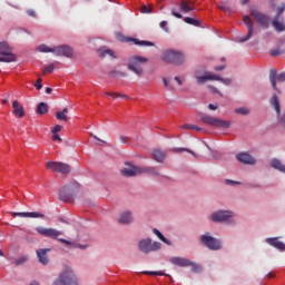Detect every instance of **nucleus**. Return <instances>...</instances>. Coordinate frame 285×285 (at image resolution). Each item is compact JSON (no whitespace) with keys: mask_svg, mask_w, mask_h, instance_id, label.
<instances>
[{"mask_svg":"<svg viewBox=\"0 0 285 285\" xmlns=\"http://www.w3.org/2000/svg\"><path fill=\"white\" fill-rule=\"evenodd\" d=\"M52 139H53V141H62V139L60 138V136L58 134H55Z\"/></svg>","mask_w":285,"mask_h":285,"instance_id":"obj_59","label":"nucleus"},{"mask_svg":"<svg viewBox=\"0 0 285 285\" xmlns=\"http://www.w3.org/2000/svg\"><path fill=\"white\" fill-rule=\"evenodd\" d=\"M179 9L183 13H189L195 10V2L193 0H180Z\"/></svg>","mask_w":285,"mask_h":285,"instance_id":"obj_21","label":"nucleus"},{"mask_svg":"<svg viewBox=\"0 0 285 285\" xmlns=\"http://www.w3.org/2000/svg\"><path fill=\"white\" fill-rule=\"evenodd\" d=\"M106 96L112 97V98H124V99H129V96L122 95L119 92H106Z\"/></svg>","mask_w":285,"mask_h":285,"instance_id":"obj_38","label":"nucleus"},{"mask_svg":"<svg viewBox=\"0 0 285 285\" xmlns=\"http://www.w3.org/2000/svg\"><path fill=\"white\" fill-rule=\"evenodd\" d=\"M200 243L205 245L209 250H220L222 249V244L219 239H216L209 234H205L200 237Z\"/></svg>","mask_w":285,"mask_h":285,"instance_id":"obj_10","label":"nucleus"},{"mask_svg":"<svg viewBox=\"0 0 285 285\" xmlns=\"http://www.w3.org/2000/svg\"><path fill=\"white\" fill-rule=\"evenodd\" d=\"M272 168H275L281 173H285V165H283L278 159H272Z\"/></svg>","mask_w":285,"mask_h":285,"instance_id":"obj_31","label":"nucleus"},{"mask_svg":"<svg viewBox=\"0 0 285 285\" xmlns=\"http://www.w3.org/2000/svg\"><path fill=\"white\" fill-rule=\"evenodd\" d=\"M164 61L168 63H174L176 66H180L185 62V56L180 51L176 50H167L163 55Z\"/></svg>","mask_w":285,"mask_h":285,"instance_id":"obj_5","label":"nucleus"},{"mask_svg":"<svg viewBox=\"0 0 285 285\" xmlns=\"http://www.w3.org/2000/svg\"><path fill=\"white\" fill-rule=\"evenodd\" d=\"M41 82H42V79L39 78L38 81L35 83V87H36L38 90H40V89L42 88Z\"/></svg>","mask_w":285,"mask_h":285,"instance_id":"obj_54","label":"nucleus"},{"mask_svg":"<svg viewBox=\"0 0 285 285\" xmlns=\"http://www.w3.org/2000/svg\"><path fill=\"white\" fill-rule=\"evenodd\" d=\"M161 248V244L159 242H154L150 238L141 239L139 242V249L141 253L148 255L153 252H158Z\"/></svg>","mask_w":285,"mask_h":285,"instance_id":"obj_8","label":"nucleus"},{"mask_svg":"<svg viewBox=\"0 0 285 285\" xmlns=\"http://www.w3.org/2000/svg\"><path fill=\"white\" fill-rule=\"evenodd\" d=\"M26 262H27V257H21L18 261H16V265L19 266V265H21V264H23Z\"/></svg>","mask_w":285,"mask_h":285,"instance_id":"obj_52","label":"nucleus"},{"mask_svg":"<svg viewBox=\"0 0 285 285\" xmlns=\"http://www.w3.org/2000/svg\"><path fill=\"white\" fill-rule=\"evenodd\" d=\"M269 55L276 57V56L281 55V51L278 49H274V50L269 51Z\"/></svg>","mask_w":285,"mask_h":285,"instance_id":"obj_55","label":"nucleus"},{"mask_svg":"<svg viewBox=\"0 0 285 285\" xmlns=\"http://www.w3.org/2000/svg\"><path fill=\"white\" fill-rule=\"evenodd\" d=\"M142 274H145L147 276H166V273H164L161 271H157V272L145 271V272H142Z\"/></svg>","mask_w":285,"mask_h":285,"instance_id":"obj_36","label":"nucleus"},{"mask_svg":"<svg viewBox=\"0 0 285 285\" xmlns=\"http://www.w3.org/2000/svg\"><path fill=\"white\" fill-rule=\"evenodd\" d=\"M126 166L128 167L121 170V175H124V177H136V175H141V167L132 166L129 163H126Z\"/></svg>","mask_w":285,"mask_h":285,"instance_id":"obj_16","label":"nucleus"},{"mask_svg":"<svg viewBox=\"0 0 285 285\" xmlns=\"http://www.w3.org/2000/svg\"><path fill=\"white\" fill-rule=\"evenodd\" d=\"M48 253H50V248H41L37 250L39 263L43 266H47L49 263Z\"/></svg>","mask_w":285,"mask_h":285,"instance_id":"obj_23","label":"nucleus"},{"mask_svg":"<svg viewBox=\"0 0 285 285\" xmlns=\"http://www.w3.org/2000/svg\"><path fill=\"white\" fill-rule=\"evenodd\" d=\"M48 112V105L46 102H40L37 107L38 115H45Z\"/></svg>","mask_w":285,"mask_h":285,"instance_id":"obj_34","label":"nucleus"},{"mask_svg":"<svg viewBox=\"0 0 285 285\" xmlns=\"http://www.w3.org/2000/svg\"><path fill=\"white\" fill-rule=\"evenodd\" d=\"M174 153H189V155H191L196 158L198 157L197 154H195L194 151H191L190 149H187V148L174 149Z\"/></svg>","mask_w":285,"mask_h":285,"instance_id":"obj_42","label":"nucleus"},{"mask_svg":"<svg viewBox=\"0 0 285 285\" xmlns=\"http://www.w3.org/2000/svg\"><path fill=\"white\" fill-rule=\"evenodd\" d=\"M209 88H212V91H214L215 94L223 96L222 92L216 87L209 86Z\"/></svg>","mask_w":285,"mask_h":285,"instance_id":"obj_60","label":"nucleus"},{"mask_svg":"<svg viewBox=\"0 0 285 285\" xmlns=\"http://www.w3.org/2000/svg\"><path fill=\"white\" fill-rule=\"evenodd\" d=\"M284 11H285V4L277 7L276 14L274 18H281V16L284 13Z\"/></svg>","mask_w":285,"mask_h":285,"instance_id":"obj_43","label":"nucleus"},{"mask_svg":"<svg viewBox=\"0 0 285 285\" xmlns=\"http://www.w3.org/2000/svg\"><path fill=\"white\" fill-rule=\"evenodd\" d=\"M236 159L240 161V164H247L249 166H254V164H256V159L248 153H240L236 155Z\"/></svg>","mask_w":285,"mask_h":285,"instance_id":"obj_20","label":"nucleus"},{"mask_svg":"<svg viewBox=\"0 0 285 285\" xmlns=\"http://www.w3.org/2000/svg\"><path fill=\"white\" fill-rule=\"evenodd\" d=\"M163 81H164L165 87L168 90H174L175 89V87L171 85L170 80H168L167 78H164Z\"/></svg>","mask_w":285,"mask_h":285,"instance_id":"obj_45","label":"nucleus"},{"mask_svg":"<svg viewBox=\"0 0 285 285\" xmlns=\"http://www.w3.org/2000/svg\"><path fill=\"white\" fill-rule=\"evenodd\" d=\"M98 55L102 58L110 56L111 58H116L115 57V52L106 47H102L98 50Z\"/></svg>","mask_w":285,"mask_h":285,"instance_id":"obj_30","label":"nucleus"},{"mask_svg":"<svg viewBox=\"0 0 285 285\" xmlns=\"http://www.w3.org/2000/svg\"><path fill=\"white\" fill-rule=\"evenodd\" d=\"M148 61L147 58L140 56H134L129 59L128 69L135 72L137 76L141 77L145 72L142 63Z\"/></svg>","mask_w":285,"mask_h":285,"instance_id":"obj_4","label":"nucleus"},{"mask_svg":"<svg viewBox=\"0 0 285 285\" xmlns=\"http://www.w3.org/2000/svg\"><path fill=\"white\" fill-rule=\"evenodd\" d=\"M243 22H245V26H247V35L245 37L240 38L239 41L246 42L252 38V36L254 33V24H253L250 17H248V16L243 17Z\"/></svg>","mask_w":285,"mask_h":285,"instance_id":"obj_18","label":"nucleus"},{"mask_svg":"<svg viewBox=\"0 0 285 285\" xmlns=\"http://www.w3.org/2000/svg\"><path fill=\"white\" fill-rule=\"evenodd\" d=\"M52 285H79L78 279L70 268H66L60 273L59 277L53 282Z\"/></svg>","mask_w":285,"mask_h":285,"instance_id":"obj_3","label":"nucleus"},{"mask_svg":"<svg viewBox=\"0 0 285 285\" xmlns=\"http://www.w3.org/2000/svg\"><path fill=\"white\" fill-rule=\"evenodd\" d=\"M60 130H61V126L60 125H56V127L52 129V132L57 134Z\"/></svg>","mask_w":285,"mask_h":285,"instance_id":"obj_58","label":"nucleus"},{"mask_svg":"<svg viewBox=\"0 0 285 285\" xmlns=\"http://www.w3.org/2000/svg\"><path fill=\"white\" fill-rule=\"evenodd\" d=\"M135 45L141 46V47H154L155 43L151 41H140L139 39H132Z\"/></svg>","mask_w":285,"mask_h":285,"instance_id":"obj_35","label":"nucleus"},{"mask_svg":"<svg viewBox=\"0 0 285 285\" xmlns=\"http://www.w3.org/2000/svg\"><path fill=\"white\" fill-rule=\"evenodd\" d=\"M36 232L45 238H49L51 240H58L59 243H61L66 246H73V248H78L81 250H85L87 248V245L72 244V242H70V240L60 238L61 236H63V232L58 230L56 228L38 226V227H36Z\"/></svg>","mask_w":285,"mask_h":285,"instance_id":"obj_1","label":"nucleus"},{"mask_svg":"<svg viewBox=\"0 0 285 285\" xmlns=\"http://www.w3.org/2000/svg\"><path fill=\"white\" fill-rule=\"evenodd\" d=\"M169 262L178 267H191V272L194 273H200L202 272V266L193 263L188 258L185 257H171Z\"/></svg>","mask_w":285,"mask_h":285,"instance_id":"obj_6","label":"nucleus"},{"mask_svg":"<svg viewBox=\"0 0 285 285\" xmlns=\"http://www.w3.org/2000/svg\"><path fill=\"white\" fill-rule=\"evenodd\" d=\"M53 53L61 57L71 58L73 55V50L69 46H59L53 48Z\"/></svg>","mask_w":285,"mask_h":285,"instance_id":"obj_19","label":"nucleus"},{"mask_svg":"<svg viewBox=\"0 0 285 285\" xmlns=\"http://www.w3.org/2000/svg\"><path fill=\"white\" fill-rule=\"evenodd\" d=\"M38 51L40 52H55V48H50L46 45H40L38 48H37Z\"/></svg>","mask_w":285,"mask_h":285,"instance_id":"obj_39","label":"nucleus"},{"mask_svg":"<svg viewBox=\"0 0 285 285\" xmlns=\"http://www.w3.org/2000/svg\"><path fill=\"white\" fill-rule=\"evenodd\" d=\"M151 175V177H159L160 171L157 167H141V175Z\"/></svg>","mask_w":285,"mask_h":285,"instance_id":"obj_26","label":"nucleus"},{"mask_svg":"<svg viewBox=\"0 0 285 285\" xmlns=\"http://www.w3.org/2000/svg\"><path fill=\"white\" fill-rule=\"evenodd\" d=\"M184 21H185L187 24H191V26H196V27H199V26H200V22H199L197 19H194V18L186 17V18L184 19Z\"/></svg>","mask_w":285,"mask_h":285,"instance_id":"obj_37","label":"nucleus"},{"mask_svg":"<svg viewBox=\"0 0 285 285\" xmlns=\"http://www.w3.org/2000/svg\"><path fill=\"white\" fill-rule=\"evenodd\" d=\"M272 27H274V30H276L277 32L285 31L284 19L274 17V21H272Z\"/></svg>","mask_w":285,"mask_h":285,"instance_id":"obj_24","label":"nucleus"},{"mask_svg":"<svg viewBox=\"0 0 285 285\" xmlns=\"http://www.w3.org/2000/svg\"><path fill=\"white\" fill-rule=\"evenodd\" d=\"M200 121L214 127L229 128L232 122L229 120L219 119L209 115L200 116Z\"/></svg>","mask_w":285,"mask_h":285,"instance_id":"obj_7","label":"nucleus"},{"mask_svg":"<svg viewBox=\"0 0 285 285\" xmlns=\"http://www.w3.org/2000/svg\"><path fill=\"white\" fill-rule=\"evenodd\" d=\"M234 112L240 114V115H243V116H246V115H248L250 111H249V109H247V108H245V107H240V108L234 109Z\"/></svg>","mask_w":285,"mask_h":285,"instance_id":"obj_41","label":"nucleus"},{"mask_svg":"<svg viewBox=\"0 0 285 285\" xmlns=\"http://www.w3.org/2000/svg\"><path fill=\"white\" fill-rule=\"evenodd\" d=\"M12 107H13V115L18 118H22L24 117V109L23 107L19 104L18 100H14L12 102Z\"/></svg>","mask_w":285,"mask_h":285,"instance_id":"obj_25","label":"nucleus"},{"mask_svg":"<svg viewBox=\"0 0 285 285\" xmlns=\"http://www.w3.org/2000/svg\"><path fill=\"white\" fill-rule=\"evenodd\" d=\"M32 236H33V233L32 232H28L24 238H26V240L28 243H33L35 239L32 238Z\"/></svg>","mask_w":285,"mask_h":285,"instance_id":"obj_48","label":"nucleus"},{"mask_svg":"<svg viewBox=\"0 0 285 285\" xmlns=\"http://www.w3.org/2000/svg\"><path fill=\"white\" fill-rule=\"evenodd\" d=\"M234 213L228 210H218L212 214V222H227L230 217H233Z\"/></svg>","mask_w":285,"mask_h":285,"instance_id":"obj_17","label":"nucleus"},{"mask_svg":"<svg viewBox=\"0 0 285 285\" xmlns=\"http://www.w3.org/2000/svg\"><path fill=\"white\" fill-rule=\"evenodd\" d=\"M55 70V66L52 63L48 65L43 69V73H52Z\"/></svg>","mask_w":285,"mask_h":285,"instance_id":"obj_47","label":"nucleus"},{"mask_svg":"<svg viewBox=\"0 0 285 285\" xmlns=\"http://www.w3.org/2000/svg\"><path fill=\"white\" fill-rule=\"evenodd\" d=\"M79 189L80 184L76 180H72L60 188L59 199H61V202H66L67 204H69L70 202H72L73 197L77 195Z\"/></svg>","mask_w":285,"mask_h":285,"instance_id":"obj_2","label":"nucleus"},{"mask_svg":"<svg viewBox=\"0 0 285 285\" xmlns=\"http://www.w3.org/2000/svg\"><path fill=\"white\" fill-rule=\"evenodd\" d=\"M134 218L130 212H124L119 218V224H131Z\"/></svg>","mask_w":285,"mask_h":285,"instance_id":"obj_28","label":"nucleus"},{"mask_svg":"<svg viewBox=\"0 0 285 285\" xmlns=\"http://www.w3.org/2000/svg\"><path fill=\"white\" fill-rule=\"evenodd\" d=\"M111 75L114 77H126L127 76V73L122 72V71H112Z\"/></svg>","mask_w":285,"mask_h":285,"instance_id":"obj_49","label":"nucleus"},{"mask_svg":"<svg viewBox=\"0 0 285 285\" xmlns=\"http://www.w3.org/2000/svg\"><path fill=\"white\" fill-rule=\"evenodd\" d=\"M27 13H28L30 17H36V11H33V10H28Z\"/></svg>","mask_w":285,"mask_h":285,"instance_id":"obj_64","label":"nucleus"},{"mask_svg":"<svg viewBox=\"0 0 285 285\" xmlns=\"http://www.w3.org/2000/svg\"><path fill=\"white\" fill-rule=\"evenodd\" d=\"M208 108H209V110H217V109H218V106H217V105L209 104Z\"/></svg>","mask_w":285,"mask_h":285,"instance_id":"obj_61","label":"nucleus"},{"mask_svg":"<svg viewBox=\"0 0 285 285\" xmlns=\"http://www.w3.org/2000/svg\"><path fill=\"white\" fill-rule=\"evenodd\" d=\"M194 77L196 78V83L198 85H203L208 80L218 79V75L205 70H196V72H194Z\"/></svg>","mask_w":285,"mask_h":285,"instance_id":"obj_12","label":"nucleus"},{"mask_svg":"<svg viewBox=\"0 0 285 285\" xmlns=\"http://www.w3.org/2000/svg\"><path fill=\"white\" fill-rule=\"evenodd\" d=\"M171 14L178 19L184 18L183 14L180 12H177V10L175 8L171 10Z\"/></svg>","mask_w":285,"mask_h":285,"instance_id":"obj_50","label":"nucleus"},{"mask_svg":"<svg viewBox=\"0 0 285 285\" xmlns=\"http://www.w3.org/2000/svg\"><path fill=\"white\" fill-rule=\"evenodd\" d=\"M167 26H168L167 21H161L160 27H161L165 31H168Z\"/></svg>","mask_w":285,"mask_h":285,"instance_id":"obj_56","label":"nucleus"},{"mask_svg":"<svg viewBox=\"0 0 285 285\" xmlns=\"http://www.w3.org/2000/svg\"><path fill=\"white\" fill-rule=\"evenodd\" d=\"M154 234L166 245L170 246L171 243L169 242V239H167L159 229L154 228Z\"/></svg>","mask_w":285,"mask_h":285,"instance_id":"obj_33","label":"nucleus"},{"mask_svg":"<svg viewBox=\"0 0 285 285\" xmlns=\"http://www.w3.org/2000/svg\"><path fill=\"white\" fill-rule=\"evenodd\" d=\"M250 14H252V17H254V19H256V22H258L261 24V27H263L265 29H267L269 27V23H271L269 16L264 14L256 9H252Z\"/></svg>","mask_w":285,"mask_h":285,"instance_id":"obj_14","label":"nucleus"},{"mask_svg":"<svg viewBox=\"0 0 285 285\" xmlns=\"http://www.w3.org/2000/svg\"><path fill=\"white\" fill-rule=\"evenodd\" d=\"M10 215H12V217H28L31 219H43L45 217V214L39 212H11Z\"/></svg>","mask_w":285,"mask_h":285,"instance_id":"obj_15","label":"nucleus"},{"mask_svg":"<svg viewBox=\"0 0 285 285\" xmlns=\"http://www.w3.org/2000/svg\"><path fill=\"white\" fill-rule=\"evenodd\" d=\"M269 105H272L276 111V115L279 116L281 114V105L277 95H272V99H269Z\"/></svg>","mask_w":285,"mask_h":285,"instance_id":"obj_29","label":"nucleus"},{"mask_svg":"<svg viewBox=\"0 0 285 285\" xmlns=\"http://www.w3.org/2000/svg\"><path fill=\"white\" fill-rule=\"evenodd\" d=\"M226 67L225 66H216L215 68H214V70H216V71H222V70H224Z\"/></svg>","mask_w":285,"mask_h":285,"instance_id":"obj_62","label":"nucleus"},{"mask_svg":"<svg viewBox=\"0 0 285 285\" xmlns=\"http://www.w3.org/2000/svg\"><path fill=\"white\" fill-rule=\"evenodd\" d=\"M16 61V56L7 42H0V62Z\"/></svg>","mask_w":285,"mask_h":285,"instance_id":"obj_9","label":"nucleus"},{"mask_svg":"<svg viewBox=\"0 0 285 285\" xmlns=\"http://www.w3.org/2000/svg\"><path fill=\"white\" fill-rule=\"evenodd\" d=\"M285 81V72L278 73L277 70L272 69L269 70V82H272V88H274L275 91L281 94V90L277 88V82H284Z\"/></svg>","mask_w":285,"mask_h":285,"instance_id":"obj_13","label":"nucleus"},{"mask_svg":"<svg viewBox=\"0 0 285 285\" xmlns=\"http://www.w3.org/2000/svg\"><path fill=\"white\" fill-rule=\"evenodd\" d=\"M218 8H220V10H223V11H225V12L230 11V8L227 7V6H218Z\"/></svg>","mask_w":285,"mask_h":285,"instance_id":"obj_57","label":"nucleus"},{"mask_svg":"<svg viewBox=\"0 0 285 285\" xmlns=\"http://www.w3.org/2000/svg\"><path fill=\"white\" fill-rule=\"evenodd\" d=\"M120 141H122V144H127L128 137H126V136H120Z\"/></svg>","mask_w":285,"mask_h":285,"instance_id":"obj_63","label":"nucleus"},{"mask_svg":"<svg viewBox=\"0 0 285 285\" xmlns=\"http://www.w3.org/2000/svg\"><path fill=\"white\" fill-rule=\"evenodd\" d=\"M47 168L53 170V173H60L61 175H69V173H71L70 165L66 163L48 161Z\"/></svg>","mask_w":285,"mask_h":285,"instance_id":"obj_11","label":"nucleus"},{"mask_svg":"<svg viewBox=\"0 0 285 285\" xmlns=\"http://www.w3.org/2000/svg\"><path fill=\"white\" fill-rule=\"evenodd\" d=\"M225 184H232V186H238L239 181L232 180V179H226Z\"/></svg>","mask_w":285,"mask_h":285,"instance_id":"obj_53","label":"nucleus"},{"mask_svg":"<svg viewBox=\"0 0 285 285\" xmlns=\"http://www.w3.org/2000/svg\"><path fill=\"white\" fill-rule=\"evenodd\" d=\"M153 156H154L155 161H157L158 164H163V161L167 157V154L160 149H154Z\"/></svg>","mask_w":285,"mask_h":285,"instance_id":"obj_27","label":"nucleus"},{"mask_svg":"<svg viewBox=\"0 0 285 285\" xmlns=\"http://www.w3.org/2000/svg\"><path fill=\"white\" fill-rule=\"evenodd\" d=\"M69 109L66 107L62 111H57L56 117L58 120L68 121V114Z\"/></svg>","mask_w":285,"mask_h":285,"instance_id":"obj_32","label":"nucleus"},{"mask_svg":"<svg viewBox=\"0 0 285 285\" xmlns=\"http://www.w3.org/2000/svg\"><path fill=\"white\" fill-rule=\"evenodd\" d=\"M183 129H191V130H198V131H204L203 128L196 126V125H191V124H186L184 126H181Z\"/></svg>","mask_w":285,"mask_h":285,"instance_id":"obj_40","label":"nucleus"},{"mask_svg":"<svg viewBox=\"0 0 285 285\" xmlns=\"http://www.w3.org/2000/svg\"><path fill=\"white\" fill-rule=\"evenodd\" d=\"M265 243H267V245L274 247L275 249H277L279 252H285V244L276 237L267 238V239H265Z\"/></svg>","mask_w":285,"mask_h":285,"instance_id":"obj_22","label":"nucleus"},{"mask_svg":"<svg viewBox=\"0 0 285 285\" xmlns=\"http://www.w3.org/2000/svg\"><path fill=\"white\" fill-rule=\"evenodd\" d=\"M278 122L281 126L285 127V114H283L279 119H278Z\"/></svg>","mask_w":285,"mask_h":285,"instance_id":"obj_51","label":"nucleus"},{"mask_svg":"<svg viewBox=\"0 0 285 285\" xmlns=\"http://www.w3.org/2000/svg\"><path fill=\"white\" fill-rule=\"evenodd\" d=\"M140 11H141V13H151L153 7L151 6H142Z\"/></svg>","mask_w":285,"mask_h":285,"instance_id":"obj_46","label":"nucleus"},{"mask_svg":"<svg viewBox=\"0 0 285 285\" xmlns=\"http://www.w3.org/2000/svg\"><path fill=\"white\" fill-rule=\"evenodd\" d=\"M215 80H218L223 83H225L226 86H230L233 83V80L230 78H222L218 76V79H215Z\"/></svg>","mask_w":285,"mask_h":285,"instance_id":"obj_44","label":"nucleus"}]
</instances>
